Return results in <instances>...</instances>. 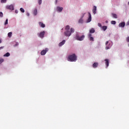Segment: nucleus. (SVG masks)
<instances>
[{"label": "nucleus", "instance_id": "obj_3", "mask_svg": "<svg viewBox=\"0 0 129 129\" xmlns=\"http://www.w3.org/2000/svg\"><path fill=\"white\" fill-rule=\"evenodd\" d=\"M75 32V29L73 28H71L70 30H66V31L64 32V35L66 37H70L73 33Z\"/></svg>", "mask_w": 129, "mask_h": 129}, {"label": "nucleus", "instance_id": "obj_20", "mask_svg": "<svg viewBox=\"0 0 129 129\" xmlns=\"http://www.w3.org/2000/svg\"><path fill=\"white\" fill-rule=\"evenodd\" d=\"M11 56V54L9 52H7L4 55V57H10Z\"/></svg>", "mask_w": 129, "mask_h": 129}, {"label": "nucleus", "instance_id": "obj_4", "mask_svg": "<svg viewBox=\"0 0 129 129\" xmlns=\"http://www.w3.org/2000/svg\"><path fill=\"white\" fill-rule=\"evenodd\" d=\"M105 50H109L110 49H111V47H112V45H113V42L111 41H107L105 42Z\"/></svg>", "mask_w": 129, "mask_h": 129}, {"label": "nucleus", "instance_id": "obj_19", "mask_svg": "<svg viewBox=\"0 0 129 129\" xmlns=\"http://www.w3.org/2000/svg\"><path fill=\"white\" fill-rule=\"evenodd\" d=\"M89 33H90L89 34H93L95 33V30L94 29V28L91 29L89 31Z\"/></svg>", "mask_w": 129, "mask_h": 129}, {"label": "nucleus", "instance_id": "obj_8", "mask_svg": "<svg viewBox=\"0 0 129 129\" xmlns=\"http://www.w3.org/2000/svg\"><path fill=\"white\" fill-rule=\"evenodd\" d=\"M6 8L8 9V10H10L11 11H14V10H15V8L14 7V5H11L10 6H7L6 7Z\"/></svg>", "mask_w": 129, "mask_h": 129}, {"label": "nucleus", "instance_id": "obj_9", "mask_svg": "<svg viewBox=\"0 0 129 129\" xmlns=\"http://www.w3.org/2000/svg\"><path fill=\"white\" fill-rule=\"evenodd\" d=\"M88 38L89 41H94V38H93V37H92V34H91L90 33L88 34Z\"/></svg>", "mask_w": 129, "mask_h": 129}, {"label": "nucleus", "instance_id": "obj_17", "mask_svg": "<svg viewBox=\"0 0 129 129\" xmlns=\"http://www.w3.org/2000/svg\"><path fill=\"white\" fill-rule=\"evenodd\" d=\"M78 23H79V24H83V23H84V20H83V18H81L79 20Z\"/></svg>", "mask_w": 129, "mask_h": 129}, {"label": "nucleus", "instance_id": "obj_7", "mask_svg": "<svg viewBox=\"0 0 129 129\" xmlns=\"http://www.w3.org/2000/svg\"><path fill=\"white\" fill-rule=\"evenodd\" d=\"M88 14L89 17H88V19L86 21V23H90L92 20V18H91V14L90 13V12H88Z\"/></svg>", "mask_w": 129, "mask_h": 129}, {"label": "nucleus", "instance_id": "obj_29", "mask_svg": "<svg viewBox=\"0 0 129 129\" xmlns=\"http://www.w3.org/2000/svg\"><path fill=\"white\" fill-rule=\"evenodd\" d=\"M38 4L39 5H42V0H38Z\"/></svg>", "mask_w": 129, "mask_h": 129}, {"label": "nucleus", "instance_id": "obj_42", "mask_svg": "<svg viewBox=\"0 0 129 129\" xmlns=\"http://www.w3.org/2000/svg\"><path fill=\"white\" fill-rule=\"evenodd\" d=\"M108 23V21L107 20L105 21L106 24H107Z\"/></svg>", "mask_w": 129, "mask_h": 129}, {"label": "nucleus", "instance_id": "obj_30", "mask_svg": "<svg viewBox=\"0 0 129 129\" xmlns=\"http://www.w3.org/2000/svg\"><path fill=\"white\" fill-rule=\"evenodd\" d=\"M4 17V14L3 12H0V18H3Z\"/></svg>", "mask_w": 129, "mask_h": 129}, {"label": "nucleus", "instance_id": "obj_26", "mask_svg": "<svg viewBox=\"0 0 129 129\" xmlns=\"http://www.w3.org/2000/svg\"><path fill=\"white\" fill-rule=\"evenodd\" d=\"M20 11L21 12V13H25V10L23 8H21Z\"/></svg>", "mask_w": 129, "mask_h": 129}, {"label": "nucleus", "instance_id": "obj_40", "mask_svg": "<svg viewBox=\"0 0 129 129\" xmlns=\"http://www.w3.org/2000/svg\"><path fill=\"white\" fill-rule=\"evenodd\" d=\"M57 3H58V0H55V5H57Z\"/></svg>", "mask_w": 129, "mask_h": 129}, {"label": "nucleus", "instance_id": "obj_25", "mask_svg": "<svg viewBox=\"0 0 129 129\" xmlns=\"http://www.w3.org/2000/svg\"><path fill=\"white\" fill-rule=\"evenodd\" d=\"M8 24H9V19H7L4 23V25L7 26V25H8Z\"/></svg>", "mask_w": 129, "mask_h": 129}, {"label": "nucleus", "instance_id": "obj_21", "mask_svg": "<svg viewBox=\"0 0 129 129\" xmlns=\"http://www.w3.org/2000/svg\"><path fill=\"white\" fill-rule=\"evenodd\" d=\"M12 36H13V32H11L8 33V37H9V38H12Z\"/></svg>", "mask_w": 129, "mask_h": 129}, {"label": "nucleus", "instance_id": "obj_1", "mask_svg": "<svg viewBox=\"0 0 129 129\" xmlns=\"http://www.w3.org/2000/svg\"><path fill=\"white\" fill-rule=\"evenodd\" d=\"M68 61L69 62H76L77 61V56L75 53L70 54L68 57Z\"/></svg>", "mask_w": 129, "mask_h": 129}, {"label": "nucleus", "instance_id": "obj_23", "mask_svg": "<svg viewBox=\"0 0 129 129\" xmlns=\"http://www.w3.org/2000/svg\"><path fill=\"white\" fill-rule=\"evenodd\" d=\"M66 31H69L70 30V26L69 25H67L65 27Z\"/></svg>", "mask_w": 129, "mask_h": 129}, {"label": "nucleus", "instance_id": "obj_31", "mask_svg": "<svg viewBox=\"0 0 129 129\" xmlns=\"http://www.w3.org/2000/svg\"><path fill=\"white\" fill-rule=\"evenodd\" d=\"M4 61H5V60L3 58H0V64H2Z\"/></svg>", "mask_w": 129, "mask_h": 129}, {"label": "nucleus", "instance_id": "obj_2", "mask_svg": "<svg viewBox=\"0 0 129 129\" xmlns=\"http://www.w3.org/2000/svg\"><path fill=\"white\" fill-rule=\"evenodd\" d=\"M81 33L80 32H76V36L75 37V40L77 41H83L85 38V35L81 36Z\"/></svg>", "mask_w": 129, "mask_h": 129}, {"label": "nucleus", "instance_id": "obj_14", "mask_svg": "<svg viewBox=\"0 0 129 129\" xmlns=\"http://www.w3.org/2000/svg\"><path fill=\"white\" fill-rule=\"evenodd\" d=\"M66 42V40H62L61 42H60L58 44V46L62 47V46H63V45H64V44H65Z\"/></svg>", "mask_w": 129, "mask_h": 129}, {"label": "nucleus", "instance_id": "obj_37", "mask_svg": "<svg viewBox=\"0 0 129 129\" xmlns=\"http://www.w3.org/2000/svg\"><path fill=\"white\" fill-rule=\"evenodd\" d=\"M15 13H16V14H18L19 13V11H18V10H16Z\"/></svg>", "mask_w": 129, "mask_h": 129}, {"label": "nucleus", "instance_id": "obj_6", "mask_svg": "<svg viewBox=\"0 0 129 129\" xmlns=\"http://www.w3.org/2000/svg\"><path fill=\"white\" fill-rule=\"evenodd\" d=\"M55 10L57 13H62V11H63V7L57 6L56 7Z\"/></svg>", "mask_w": 129, "mask_h": 129}, {"label": "nucleus", "instance_id": "obj_36", "mask_svg": "<svg viewBox=\"0 0 129 129\" xmlns=\"http://www.w3.org/2000/svg\"><path fill=\"white\" fill-rule=\"evenodd\" d=\"M26 16H27V17H30V13L27 12V14H26Z\"/></svg>", "mask_w": 129, "mask_h": 129}, {"label": "nucleus", "instance_id": "obj_22", "mask_svg": "<svg viewBox=\"0 0 129 129\" xmlns=\"http://www.w3.org/2000/svg\"><path fill=\"white\" fill-rule=\"evenodd\" d=\"M112 18H113L114 19H117V15L116 14L112 13Z\"/></svg>", "mask_w": 129, "mask_h": 129}, {"label": "nucleus", "instance_id": "obj_10", "mask_svg": "<svg viewBox=\"0 0 129 129\" xmlns=\"http://www.w3.org/2000/svg\"><path fill=\"white\" fill-rule=\"evenodd\" d=\"M49 51V49L48 48H45V49H43L41 52V55L42 56H44V55H46V53Z\"/></svg>", "mask_w": 129, "mask_h": 129}, {"label": "nucleus", "instance_id": "obj_11", "mask_svg": "<svg viewBox=\"0 0 129 129\" xmlns=\"http://www.w3.org/2000/svg\"><path fill=\"white\" fill-rule=\"evenodd\" d=\"M125 26V23L124 22H121L118 24L119 28H124Z\"/></svg>", "mask_w": 129, "mask_h": 129}, {"label": "nucleus", "instance_id": "obj_15", "mask_svg": "<svg viewBox=\"0 0 129 129\" xmlns=\"http://www.w3.org/2000/svg\"><path fill=\"white\" fill-rule=\"evenodd\" d=\"M39 25L40 26V27H41V28H45V27H46V25L41 22H39Z\"/></svg>", "mask_w": 129, "mask_h": 129}, {"label": "nucleus", "instance_id": "obj_16", "mask_svg": "<svg viewBox=\"0 0 129 129\" xmlns=\"http://www.w3.org/2000/svg\"><path fill=\"white\" fill-rule=\"evenodd\" d=\"M92 66L93 68H97L98 67V62H94Z\"/></svg>", "mask_w": 129, "mask_h": 129}, {"label": "nucleus", "instance_id": "obj_12", "mask_svg": "<svg viewBox=\"0 0 129 129\" xmlns=\"http://www.w3.org/2000/svg\"><path fill=\"white\" fill-rule=\"evenodd\" d=\"M104 61H105L106 68H107L109 66V60L108 59H105Z\"/></svg>", "mask_w": 129, "mask_h": 129}, {"label": "nucleus", "instance_id": "obj_13", "mask_svg": "<svg viewBox=\"0 0 129 129\" xmlns=\"http://www.w3.org/2000/svg\"><path fill=\"white\" fill-rule=\"evenodd\" d=\"M97 10V8L96 7V6H94L93 10H92V12H93V14L94 15H96V11Z\"/></svg>", "mask_w": 129, "mask_h": 129}, {"label": "nucleus", "instance_id": "obj_38", "mask_svg": "<svg viewBox=\"0 0 129 129\" xmlns=\"http://www.w3.org/2000/svg\"><path fill=\"white\" fill-rule=\"evenodd\" d=\"M4 46L0 47V50H3V49H4Z\"/></svg>", "mask_w": 129, "mask_h": 129}, {"label": "nucleus", "instance_id": "obj_28", "mask_svg": "<svg viewBox=\"0 0 129 129\" xmlns=\"http://www.w3.org/2000/svg\"><path fill=\"white\" fill-rule=\"evenodd\" d=\"M7 3V0H1L2 4H6Z\"/></svg>", "mask_w": 129, "mask_h": 129}, {"label": "nucleus", "instance_id": "obj_27", "mask_svg": "<svg viewBox=\"0 0 129 129\" xmlns=\"http://www.w3.org/2000/svg\"><path fill=\"white\" fill-rule=\"evenodd\" d=\"M111 25H115V24H116V22H115V21H111Z\"/></svg>", "mask_w": 129, "mask_h": 129}, {"label": "nucleus", "instance_id": "obj_24", "mask_svg": "<svg viewBox=\"0 0 129 129\" xmlns=\"http://www.w3.org/2000/svg\"><path fill=\"white\" fill-rule=\"evenodd\" d=\"M107 29V26H104L102 27V29L104 31H106Z\"/></svg>", "mask_w": 129, "mask_h": 129}, {"label": "nucleus", "instance_id": "obj_35", "mask_svg": "<svg viewBox=\"0 0 129 129\" xmlns=\"http://www.w3.org/2000/svg\"><path fill=\"white\" fill-rule=\"evenodd\" d=\"M98 27H102V26L101 25V23H98Z\"/></svg>", "mask_w": 129, "mask_h": 129}, {"label": "nucleus", "instance_id": "obj_41", "mask_svg": "<svg viewBox=\"0 0 129 129\" xmlns=\"http://www.w3.org/2000/svg\"><path fill=\"white\" fill-rule=\"evenodd\" d=\"M2 42H3V41L2 40V39L0 38V44H2Z\"/></svg>", "mask_w": 129, "mask_h": 129}, {"label": "nucleus", "instance_id": "obj_32", "mask_svg": "<svg viewBox=\"0 0 129 129\" xmlns=\"http://www.w3.org/2000/svg\"><path fill=\"white\" fill-rule=\"evenodd\" d=\"M17 46H19V42H16V44L14 45V47H17Z\"/></svg>", "mask_w": 129, "mask_h": 129}, {"label": "nucleus", "instance_id": "obj_33", "mask_svg": "<svg viewBox=\"0 0 129 129\" xmlns=\"http://www.w3.org/2000/svg\"><path fill=\"white\" fill-rule=\"evenodd\" d=\"M85 14L86 13H83L82 15V17H81L82 19H83V18H84V16H85Z\"/></svg>", "mask_w": 129, "mask_h": 129}, {"label": "nucleus", "instance_id": "obj_18", "mask_svg": "<svg viewBox=\"0 0 129 129\" xmlns=\"http://www.w3.org/2000/svg\"><path fill=\"white\" fill-rule=\"evenodd\" d=\"M37 14H38V10H37V9H35L33 10V15H34V16H37Z\"/></svg>", "mask_w": 129, "mask_h": 129}, {"label": "nucleus", "instance_id": "obj_39", "mask_svg": "<svg viewBox=\"0 0 129 129\" xmlns=\"http://www.w3.org/2000/svg\"><path fill=\"white\" fill-rule=\"evenodd\" d=\"M126 26H129V21L126 23Z\"/></svg>", "mask_w": 129, "mask_h": 129}, {"label": "nucleus", "instance_id": "obj_5", "mask_svg": "<svg viewBox=\"0 0 129 129\" xmlns=\"http://www.w3.org/2000/svg\"><path fill=\"white\" fill-rule=\"evenodd\" d=\"M45 33L46 31H41L37 33V36L39 38H40V39H44V36H45Z\"/></svg>", "mask_w": 129, "mask_h": 129}, {"label": "nucleus", "instance_id": "obj_43", "mask_svg": "<svg viewBox=\"0 0 129 129\" xmlns=\"http://www.w3.org/2000/svg\"><path fill=\"white\" fill-rule=\"evenodd\" d=\"M98 44H99V46H100V42H99Z\"/></svg>", "mask_w": 129, "mask_h": 129}, {"label": "nucleus", "instance_id": "obj_34", "mask_svg": "<svg viewBox=\"0 0 129 129\" xmlns=\"http://www.w3.org/2000/svg\"><path fill=\"white\" fill-rule=\"evenodd\" d=\"M126 41L127 43H129V36L126 38Z\"/></svg>", "mask_w": 129, "mask_h": 129}]
</instances>
